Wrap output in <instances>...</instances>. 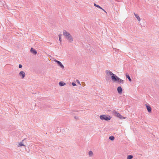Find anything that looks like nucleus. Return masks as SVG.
I'll use <instances>...</instances> for the list:
<instances>
[{
    "label": "nucleus",
    "instance_id": "obj_1",
    "mask_svg": "<svg viewBox=\"0 0 159 159\" xmlns=\"http://www.w3.org/2000/svg\"><path fill=\"white\" fill-rule=\"evenodd\" d=\"M106 73L108 76L110 75L111 77V80L113 82H117L120 84H123V80L117 76L115 75L112 73L111 71L107 70L106 71Z\"/></svg>",
    "mask_w": 159,
    "mask_h": 159
},
{
    "label": "nucleus",
    "instance_id": "obj_2",
    "mask_svg": "<svg viewBox=\"0 0 159 159\" xmlns=\"http://www.w3.org/2000/svg\"><path fill=\"white\" fill-rule=\"evenodd\" d=\"M63 35L70 43H72L73 41V38L71 35L66 30L63 31Z\"/></svg>",
    "mask_w": 159,
    "mask_h": 159
},
{
    "label": "nucleus",
    "instance_id": "obj_3",
    "mask_svg": "<svg viewBox=\"0 0 159 159\" xmlns=\"http://www.w3.org/2000/svg\"><path fill=\"white\" fill-rule=\"evenodd\" d=\"M100 118L102 120H108L111 119V117L109 115H102L100 116Z\"/></svg>",
    "mask_w": 159,
    "mask_h": 159
},
{
    "label": "nucleus",
    "instance_id": "obj_4",
    "mask_svg": "<svg viewBox=\"0 0 159 159\" xmlns=\"http://www.w3.org/2000/svg\"><path fill=\"white\" fill-rule=\"evenodd\" d=\"M113 113L115 114V115L116 116L118 117L121 119H124L126 118L125 117L123 116L118 112L114 111L113 112Z\"/></svg>",
    "mask_w": 159,
    "mask_h": 159
},
{
    "label": "nucleus",
    "instance_id": "obj_5",
    "mask_svg": "<svg viewBox=\"0 0 159 159\" xmlns=\"http://www.w3.org/2000/svg\"><path fill=\"white\" fill-rule=\"evenodd\" d=\"M19 75L21 77V79H23L25 76V74L23 71H21L19 73Z\"/></svg>",
    "mask_w": 159,
    "mask_h": 159
},
{
    "label": "nucleus",
    "instance_id": "obj_6",
    "mask_svg": "<svg viewBox=\"0 0 159 159\" xmlns=\"http://www.w3.org/2000/svg\"><path fill=\"white\" fill-rule=\"evenodd\" d=\"M146 106L148 111L149 112H151V111L152 109L150 106L147 104H146Z\"/></svg>",
    "mask_w": 159,
    "mask_h": 159
},
{
    "label": "nucleus",
    "instance_id": "obj_7",
    "mask_svg": "<svg viewBox=\"0 0 159 159\" xmlns=\"http://www.w3.org/2000/svg\"><path fill=\"white\" fill-rule=\"evenodd\" d=\"M117 90L118 93H119L121 94L122 93L123 90H122V88L121 87H120V86L118 87L117 88Z\"/></svg>",
    "mask_w": 159,
    "mask_h": 159
},
{
    "label": "nucleus",
    "instance_id": "obj_8",
    "mask_svg": "<svg viewBox=\"0 0 159 159\" xmlns=\"http://www.w3.org/2000/svg\"><path fill=\"white\" fill-rule=\"evenodd\" d=\"M58 64V65L62 68H64V66L62 64V63L59 61L56 60L55 61Z\"/></svg>",
    "mask_w": 159,
    "mask_h": 159
},
{
    "label": "nucleus",
    "instance_id": "obj_9",
    "mask_svg": "<svg viewBox=\"0 0 159 159\" xmlns=\"http://www.w3.org/2000/svg\"><path fill=\"white\" fill-rule=\"evenodd\" d=\"M30 52L35 55H36L37 53L36 50L32 48H31L30 49Z\"/></svg>",
    "mask_w": 159,
    "mask_h": 159
},
{
    "label": "nucleus",
    "instance_id": "obj_10",
    "mask_svg": "<svg viewBox=\"0 0 159 159\" xmlns=\"http://www.w3.org/2000/svg\"><path fill=\"white\" fill-rule=\"evenodd\" d=\"M94 5L95 6L99 8H100L101 9H102L103 11L105 12L106 13H107V12H106V11L104 10L103 9V8H102L101 7H100L99 5H97L95 3H94Z\"/></svg>",
    "mask_w": 159,
    "mask_h": 159
},
{
    "label": "nucleus",
    "instance_id": "obj_11",
    "mask_svg": "<svg viewBox=\"0 0 159 159\" xmlns=\"http://www.w3.org/2000/svg\"><path fill=\"white\" fill-rule=\"evenodd\" d=\"M134 15L135 16V17L136 18L138 19V20L139 21H140L141 20V19L139 17V16L137 14H136L135 13H134Z\"/></svg>",
    "mask_w": 159,
    "mask_h": 159
},
{
    "label": "nucleus",
    "instance_id": "obj_12",
    "mask_svg": "<svg viewBox=\"0 0 159 159\" xmlns=\"http://www.w3.org/2000/svg\"><path fill=\"white\" fill-rule=\"evenodd\" d=\"M59 84V85L61 86H63L66 84L65 83L62 82H60Z\"/></svg>",
    "mask_w": 159,
    "mask_h": 159
},
{
    "label": "nucleus",
    "instance_id": "obj_13",
    "mask_svg": "<svg viewBox=\"0 0 159 159\" xmlns=\"http://www.w3.org/2000/svg\"><path fill=\"white\" fill-rule=\"evenodd\" d=\"M126 78H127L129 80V81L130 82H131L132 81L130 77H129V75L126 74Z\"/></svg>",
    "mask_w": 159,
    "mask_h": 159
},
{
    "label": "nucleus",
    "instance_id": "obj_14",
    "mask_svg": "<svg viewBox=\"0 0 159 159\" xmlns=\"http://www.w3.org/2000/svg\"><path fill=\"white\" fill-rule=\"evenodd\" d=\"M133 156L132 155H129L127 156V159H131L132 158Z\"/></svg>",
    "mask_w": 159,
    "mask_h": 159
},
{
    "label": "nucleus",
    "instance_id": "obj_15",
    "mask_svg": "<svg viewBox=\"0 0 159 159\" xmlns=\"http://www.w3.org/2000/svg\"><path fill=\"white\" fill-rule=\"evenodd\" d=\"M115 138L113 136H110L109 138V139L111 140H113Z\"/></svg>",
    "mask_w": 159,
    "mask_h": 159
},
{
    "label": "nucleus",
    "instance_id": "obj_16",
    "mask_svg": "<svg viewBox=\"0 0 159 159\" xmlns=\"http://www.w3.org/2000/svg\"><path fill=\"white\" fill-rule=\"evenodd\" d=\"M24 144H23L22 143V142H20L19 143V144L18 145V147H20V146H24Z\"/></svg>",
    "mask_w": 159,
    "mask_h": 159
},
{
    "label": "nucleus",
    "instance_id": "obj_17",
    "mask_svg": "<svg viewBox=\"0 0 159 159\" xmlns=\"http://www.w3.org/2000/svg\"><path fill=\"white\" fill-rule=\"evenodd\" d=\"M89 155L90 156H92L93 155V153L92 151H90L89 152Z\"/></svg>",
    "mask_w": 159,
    "mask_h": 159
},
{
    "label": "nucleus",
    "instance_id": "obj_18",
    "mask_svg": "<svg viewBox=\"0 0 159 159\" xmlns=\"http://www.w3.org/2000/svg\"><path fill=\"white\" fill-rule=\"evenodd\" d=\"M76 82H77L78 84H79L80 85H81V84H80V81H79L78 80H76Z\"/></svg>",
    "mask_w": 159,
    "mask_h": 159
},
{
    "label": "nucleus",
    "instance_id": "obj_19",
    "mask_svg": "<svg viewBox=\"0 0 159 159\" xmlns=\"http://www.w3.org/2000/svg\"><path fill=\"white\" fill-rule=\"evenodd\" d=\"M72 85H73V86H76V84L75 83H73H73H72Z\"/></svg>",
    "mask_w": 159,
    "mask_h": 159
},
{
    "label": "nucleus",
    "instance_id": "obj_20",
    "mask_svg": "<svg viewBox=\"0 0 159 159\" xmlns=\"http://www.w3.org/2000/svg\"><path fill=\"white\" fill-rule=\"evenodd\" d=\"M59 40L60 41V42H61V37H59Z\"/></svg>",
    "mask_w": 159,
    "mask_h": 159
},
{
    "label": "nucleus",
    "instance_id": "obj_21",
    "mask_svg": "<svg viewBox=\"0 0 159 159\" xmlns=\"http://www.w3.org/2000/svg\"><path fill=\"white\" fill-rule=\"evenodd\" d=\"M22 67V65L21 64H19V68H21Z\"/></svg>",
    "mask_w": 159,
    "mask_h": 159
},
{
    "label": "nucleus",
    "instance_id": "obj_22",
    "mask_svg": "<svg viewBox=\"0 0 159 159\" xmlns=\"http://www.w3.org/2000/svg\"><path fill=\"white\" fill-rule=\"evenodd\" d=\"M62 36V34H59V37H61Z\"/></svg>",
    "mask_w": 159,
    "mask_h": 159
}]
</instances>
